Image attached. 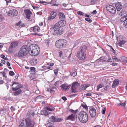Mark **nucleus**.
Returning a JSON list of instances; mask_svg holds the SVG:
<instances>
[{"label": "nucleus", "instance_id": "nucleus-1", "mask_svg": "<svg viewBox=\"0 0 127 127\" xmlns=\"http://www.w3.org/2000/svg\"><path fill=\"white\" fill-rule=\"evenodd\" d=\"M40 49L38 45L35 44H32L30 46L28 52L30 54L33 56H35L38 54Z\"/></svg>", "mask_w": 127, "mask_h": 127}, {"label": "nucleus", "instance_id": "nucleus-2", "mask_svg": "<svg viewBox=\"0 0 127 127\" xmlns=\"http://www.w3.org/2000/svg\"><path fill=\"white\" fill-rule=\"evenodd\" d=\"M78 119L82 123H86L88 120V116L87 113L83 111H81L79 114Z\"/></svg>", "mask_w": 127, "mask_h": 127}, {"label": "nucleus", "instance_id": "nucleus-3", "mask_svg": "<svg viewBox=\"0 0 127 127\" xmlns=\"http://www.w3.org/2000/svg\"><path fill=\"white\" fill-rule=\"evenodd\" d=\"M59 23H56L53 28V33L54 35H60L63 33V30Z\"/></svg>", "mask_w": 127, "mask_h": 127}, {"label": "nucleus", "instance_id": "nucleus-4", "mask_svg": "<svg viewBox=\"0 0 127 127\" xmlns=\"http://www.w3.org/2000/svg\"><path fill=\"white\" fill-rule=\"evenodd\" d=\"M67 44V42L64 39H61L56 41L55 45L58 48L62 49L65 47Z\"/></svg>", "mask_w": 127, "mask_h": 127}, {"label": "nucleus", "instance_id": "nucleus-5", "mask_svg": "<svg viewBox=\"0 0 127 127\" xmlns=\"http://www.w3.org/2000/svg\"><path fill=\"white\" fill-rule=\"evenodd\" d=\"M22 85L20 84H17V85L15 87H12V90L14 92V93L15 95L20 94L22 91Z\"/></svg>", "mask_w": 127, "mask_h": 127}, {"label": "nucleus", "instance_id": "nucleus-6", "mask_svg": "<svg viewBox=\"0 0 127 127\" xmlns=\"http://www.w3.org/2000/svg\"><path fill=\"white\" fill-rule=\"evenodd\" d=\"M27 47L26 45H24L22 47L18 53V56L19 57H22L26 55Z\"/></svg>", "mask_w": 127, "mask_h": 127}, {"label": "nucleus", "instance_id": "nucleus-7", "mask_svg": "<svg viewBox=\"0 0 127 127\" xmlns=\"http://www.w3.org/2000/svg\"><path fill=\"white\" fill-rule=\"evenodd\" d=\"M25 121L26 123V127H33L35 124L34 121L32 120H31L29 119H25Z\"/></svg>", "mask_w": 127, "mask_h": 127}, {"label": "nucleus", "instance_id": "nucleus-8", "mask_svg": "<svg viewBox=\"0 0 127 127\" xmlns=\"http://www.w3.org/2000/svg\"><path fill=\"white\" fill-rule=\"evenodd\" d=\"M106 8L108 11L112 14L115 13L116 12L115 8L111 5H107L106 7Z\"/></svg>", "mask_w": 127, "mask_h": 127}, {"label": "nucleus", "instance_id": "nucleus-9", "mask_svg": "<svg viewBox=\"0 0 127 127\" xmlns=\"http://www.w3.org/2000/svg\"><path fill=\"white\" fill-rule=\"evenodd\" d=\"M117 39L118 42L117 43V45L118 46L121 47L125 42V41L123 38V36L121 35L117 37Z\"/></svg>", "mask_w": 127, "mask_h": 127}, {"label": "nucleus", "instance_id": "nucleus-10", "mask_svg": "<svg viewBox=\"0 0 127 127\" xmlns=\"http://www.w3.org/2000/svg\"><path fill=\"white\" fill-rule=\"evenodd\" d=\"M80 86V85L79 83L78 82H73L71 88L72 92L75 93L76 92V89Z\"/></svg>", "mask_w": 127, "mask_h": 127}, {"label": "nucleus", "instance_id": "nucleus-11", "mask_svg": "<svg viewBox=\"0 0 127 127\" xmlns=\"http://www.w3.org/2000/svg\"><path fill=\"white\" fill-rule=\"evenodd\" d=\"M77 56L79 59L81 60H84L86 57L85 54L82 51L78 52L77 53Z\"/></svg>", "mask_w": 127, "mask_h": 127}, {"label": "nucleus", "instance_id": "nucleus-12", "mask_svg": "<svg viewBox=\"0 0 127 127\" xmlns=\"http://www.w3.org/2000/svg\"><path fill=\"white\" fill-rule=\"evenodd\" d=\"M18 14L17 11L14 9L9 10L8 13V15L9 16H16Z\"/></svg>", "mask_w": 127, "mask_h": 127}, {"label": "nucleus", "instance_id": "nucleus-13", "mask_svg": "<svg viewBox=\"0 0 127 127\" xmlns=\"http://www.w3.org/2000/svg\"><path fill=\"white\" fill-rule=\"evenodd\" d=\"M18 45V43L16 42H12L10 44V47L9 49V50L10 52L12 51Z\"/></svg>", "mask_w": 127, "mask_h": 127}, {"label": "nucleus", "instance_id": "nucleus-14", "mask_svg": "<svg viewBox=\"0 0 127 127\" xmlns=\"http://www.w3.org/2000/svg\"><path fill=\"white\" fill-rule=\"evenodd\" d=\"M57 13L54 11H52L50 13L48 19L50 21L51 19H54L56 16Z\"/></svg>", "mask_w": 127, "mask_h": 127}, {"label": "nucleus", "instance_id": "nucleus-15", "mask_svg": "<svg viewBox=\"0 0 127 127\" xmlns=\"http://www.w3.org/2000/svg\"><path fill=\"white\" fill-rule=\"evenodd\" d=\"M70 85L66 83H64L61 85V89L64 91H66L69 89Z\"/></svg>", "mask_w": 127, "mask_h": 127}, {"label": "nucleus", "instance_id": "nucleus-16", "mask_svg": "<svg viewBox=\"0 0 127 127\" xmlns=\"http://www.w3.org/2000/svg\"><path fill=\"white\" fill-rule=\"evenodd\" d=\"M89 112L91 116L92 117H94L96 116V112L94 108L91 109L89 111Z\"/></svg>", "mask_w": 127, "mask_h": 127}, {"label": "nucleus", "instance_id": "nucleus-17", "mask_svg": "<svg viewBox=\"0 0 127 127\" xmlns=\"http://www.w3.org/2000/svg\"><path fill=\"white\" fill-rule=\"evenodd\" d=\"M115 5L117 11H120L122 7L121 3L119 2H117L115 4Z\"/></svg>", "mask_w": 127, "mask_h": 127}, {"label": "nucleus", "instance_id": "nucleus-18", "mask_svg": "<svg viewBox=\"0 0 127 127\" xmlns=\"http://www.w3.org/2000/svg\"><path fill=\"white\" fill-rule=\"evenodd\" d=\"M75 115L74 114H72L70 115L65 118L66 120H69L73 121L75 119Z\"/></svg>", "mask_w": 127, "mask_h": 127}, {"label": "nucleus", "instance_id": "nucleus-19", "mask_svg": "<svg viewBox=\"0 0 127 127\" xmlns=\"http://www.w3.org/2000/svg\"><path fill=\"white\" fill-rule=\"evenodd\" d=\"M25 12L26 15V18L28 19H30L31 12L29 10H25Z\"/></svg>", "mask_w": 127, "mask_h": 127}, {"label": "nucleus", "instance_id": "nucleus-20", "mask_svg": "<svg viewBox=\"0 0 127 127\" xmlns=\"http://www.w3.org/2000/svg\"><path fill=\"white\" fill-rule=\"evenodd\" d=\"M61 120V119L60 118H56L54 116H52L51 117V121L55 122H59Z\"/></svg>", "mask_w": 127, "mask_h": 127}, {"label": "nucleus", "instance_id": "nucleus-21", "mask_svg": "<svg viewBox=\"0 0 127 127\" xmlns=\"http://www.w3.org/2000/svg\"><path fill=\"white\" fill-rule=\"evenodd\" d=\"M40 28L38 26H34L31 28V30H32L34 32H37L39 31Z\"/></svg>", "mask_w": 127, "mask_h": 127}, {"label": "nucleus", "instance_id": "nucleus-22", "mask_svg": "<svg viewBox=\"0 0 127 127\" xmlns=\"http://www.w3.org/2000/svg\"><path fill=\"white\" fill-rule=\"evenodd\" d=\"M119 81L117 79L115 80L113 82L112 86V88H115L116 86L119 83Z\"/></svg>", "mask_w": 127, "mask_h": 127}, {"label": "nucleus", "instance_id": "nucleus-23", "mask_svg": "<svg viewBox=\"0 0 127 127\" xmlns=\"http://www.w3.org/2000/svg\"><path fill=\"white\" fill-rule=\"evenodd\" d=\"M72 72L70 73V75L73 77L76 76L77 74V71L76 70V69L75 68L72 69Z\"/></svg>", "mask_w": 127, "mask_h": 127}, {"label": "nucleus", "instance_id": "nucleus-24", "mask_svg": "<svg viewBox=\"0 0 127 127\" xmlns=\"http://www.w3.org/2000/svg\"><path fill=\"white\" fill-rule=\"evenodd\" d=\"M88 87V86L86 85H83L81 86V87L80 89V90L81 91H84Z\"/></svg>", "mask_w": 127, "mask_h": 127}, {"label": "nucleus", "instance_id": "nucleus-25", "mask_svg": "<svg viewBox=\"0 0 127 127\" xmlns=\"http://www.w3.org/2000/svg\"><path fill=\"white\" fill-rule=\"evenodd\" d=\"M31 64L32 65H34L37 63V60L36 59H33L30 61Z\"/></svg>", "mask_w": 127, "mask_h": 127}, {"label": "nucleus", "instance_id": "nucleus-26", "mask_svg": "<svg viewBox=\"0 0 127 127\" xmlns=\"http://www.w3.org/2000/svg\"><path fill=\"white\" fill-rule=\"evenodd\" d=\"M65 21L64 20H61L58 23H59V25L61 27V26H65Z\"/></svg>", "mask_w": 127, "mask_h": 127}, {"label": "nucleus", "instance_id": "nucleus-27", "mask_svg": "<svg viewBox=\"0 0 127 127\" xmlns=\"http://www.w3.org/2000/svg\"><path fill=\"white\" fill-rule=\"evenodd\" d=\"M81 49L80 51H83L84 52L86 50V46L85 45H83L81 47Z\"/></svg>", "mask_w": 127, "mask_h": 127}, {"label": "nucleus", "instance_id": "nucleus-28", "mask_svg": "<svg viewBox=\"0 0 127 127\" xmlns=\"http://www.w3.org/2000/svg\"><path fill=\"white\" fill-rule=\"evenodd\" d=\"M45 109L48 111H53L55 110V108L52 107H47L45 108Z\"/></svg>", "mask_w": 127, "mask_h": 127}, {"label": "nucleus", "instance_id": "nucleus-29", "mask_svg": "<svg viewBox=\"0 0 127 127\" xmlns=\"http://www.w3.org/2000/svg\"><path fill=\"white\" fill-rule=\"evenodd\" d=\"M42 112H43L44 115L45 116L48 115L50 113L47 110H43Z\"/></svg>", "mask_w": 127, "mask_h": 127}, {"label": "nucleus", "instance_id": "nucleus-30", "mask_svg": "<svg viewBox=\"0 0 127 127\" xmlns=\"http://www.w3.org/2000/svg\"><path fill=\"white\" fill-rule=\"evenodd\" d=\"M58 15L60 18L61 19H64L65 18V16L64 14L61 13H59Z\"/></svg>", "mask_w": 127, "mask_h": 127}, {"label": "nucleus", "instance_id": "nucleus-31", "mask_svg": "<svg viewBox=\"0 0 127 127\" xmlns=\"http://www.w3.org/2000/svg\"><path fill=\"white\" fill-rule=\"evenodd\" d=\"M64 55V52L62 51H61L59 53V57H62L63 58L64 57L63 55Z\"/></svg>", "mask_w": 127, "mask_h": 127}, {"label": "nucleus", "instance_id": "nucleus-32", "mask_svg": "<svg viewBox=\"0 0 127 127\" xmlns=\"http://www.w3.org/2000/svg\"><path fill=\"white\" fill-rule=\"evenodd\" d=\"M47 91L48 92H49L52 94H53L55 92L54 90L50 88H49L47 89Z\"/></svg>", "mask_w": 127, "mask_h": 127}, {"label": "nucleus", "instance_id": "nucleus-33", "mask_svg": "<svg viewBox=\"0 0 127 127\" xmlns=\"http://www.w3.org/2000/svg\"><path fill=\"white\" fill-rule=\"evenodd\" d=\"M71 54L72 53H70L69 54V56L68 57V60H69L71 62H72L73 61V58H71V59L70 58V56L71 55Z\"/></svg>", "mask_w": 127, "mask_h": 127}, {"label": "nucleus", "instance_id": "nucleus-34", "mask_svg": "<svg viewBox=\"0 0 127 127\" xmlns=\"http://www.w3.org/2000/svg\"><path fill=\"white\" fill-rule=\"evenodd\" d=\"M126 17L124 16L123 17H121L120 19V21L121 22H125V21H126Z\"/></svg>", "mask_w": 127, "mask_h": 127}, {"label": "nucleus", "instance_id": "nucleus-35", "mask_svg": "<svg viewBox=\"0 0 127 127\" xmlns=\"http://www.w3.org/2000/svg\"><path fill=\"white\" fill-rule=\"evenodd\" d=\"M35 68L34 67H31L30 68L31 70L30 71L31 72H33L34 73H35L36 71L35 70Z\"/></svg>", "mask_w": 127, "mask_h": 127}, {"label": "nucleus", "instance_id": "nucleus-36", "mask_svg": "<svg viewBox=\"0 0 127 127\" xmlns=\"http://www.w3.org/2000/svg\"><path fill=\"white\" fill-rule=\"evenodd\" d=\"M69 111H70L72 113H73V114H74L75 115V114H76L77 113V109L75 110H74L72 109H70Z\"/></svg>", "mask_w": 127, "mask_h": 127}, {"label": "nucleus", "instance_id": "nucleus-37", "mask_svg": "<svg viewBox=\"0 0 127 127\" xmlns=\"http://www.w3.org/2000/svg\"><path fill=\"white\" fill-rule=\"evenodd\" d=\"M81 105L83 108H84L86 110H88V108L86 104H82Z\"/></svg>", "mask_w": 127, "mask_h": 127}, {"label": "nucleus", "instance_id": "nucleus-38", "mask_svg": "<svg viewBox=\"0 0 127 127\" xmlns=\"http://www.w3.org/2000/svg\"><path fill=\"white\" fill-rule=\"evenodd\" d=\"M118 105L119 106H125L126 105V104L124 102L122 103H120L118 104Z\"/></svg>", "mask_w": 127, "mask_h": 127}, {"label": "nucleus", "instance_id": "nucleus-39", "mask_svg": "<svg viewBox=\"0 0 127 127\" xmlns=\"http://www.w3.org/2000/svg\"><path fill=\"white\" fill-rule=\"evenodd\" d=\"M0 74H2L3 77H5V78H7V76H6V73L4 71H2L0 72Z\"/></svg>", "mask_w": 127, "mask_h": 127}, {"label": "nucleus", "instance_id": "nucleus-40", "mask_svg": "<svg viewBox=\"0 0 127 127\" xmlns=\"http://www.w3.org/2000/svg\"><path fill=\"white\" fill-rule=\"evenodd\" d=\"M77 13L78 15L80 16H84V13H83L82 12L80 11L77 12Z\"/></svg>", "mask_w": 127, "mask_h": 127}, {"label": "nucleus", "instance_id": "nucleus-41", "mask_svg": "<svg viewBox=\"0 0 127 127\" xmlns=\"http://www.w3.org/2000/svg\"><path fill=\"white\" fill-rule=\"evenodd\" d=\"M34 113H32V115L31 114V113L29 112H28L27 114V115L29 117H30V116H34Z\"/></svg>", "mask_w": 127, "mask_h": 127}, {"label": "nucleus", "instance_id": "nucleus-42", "mask_svg": "<svg viewBox=\"0 0 127 127\" xmlns=\"http://www.w3.org/2000/svg\"><path fill=\"white\" fill-rule=\"evenodd\" d=\"M18 127H26V126H24V124L23 122H21Z\"/></svg>", "mask_w": 127, "mask_h": 127}, {"label": "nucleus", "instance_id": "nucleus-43", "mask_svg": "<svg viewBox=\"0 0 127 127\" xmlns=\"http://www.w3.org/2000/svg\"><path fill=\"white\" fill-rule=\"evenodd\" d=\"M102 87V85L100 84L99 85H98L97 87V91H98L99 89Z\"/></svg>", "mask_w": 127, "mask_h": 127}, {"label": "nucleus", "instance_id": "nucleus-44", "mask_svg": "<svg viewBox=\"0 0 127 127\" xmlns=\"http://www.w3.org/2000/svg\"><path fill=\"white\" fill-rule=\"evenodd\" d=\"M19 84L18 83L16 82H12V84L10 85L11 86H12L14 85H16V86L17 85V84Z\"/></svg>", "mask_w": 127, "mask_h": 127}, {"label": "nucleus", "instance_id": "nucleus-45", "mask_svg": "<svg viewBox=\"0 0 127 127\" xmlns=\"http://www.w3.org/2000/svg\"><path fill=\"white\" fill-rule=\"evenodd\" d=\"M85 20L86 21H87L89 23H90L92 22V20L89 18H87L85 19Z\"/></svg>", "mask_w": 127, "mask_h": 127}, {"label": "nucleus", "instance_id": "nucleus-46", "mask_svg": "<svg viewBox=\"0 0 127 127\" xmlns=\"http://www.w3.org/2000/svg\"><path fill=\"white\" fill-rule=\"evenodd\" d=\"M9 74L11 76H13L14 75V73L12 71H10L9 72Z\"/></svg>", "mask_w": 127, "mask_h": 127}, {"label": "nucleus", "instance_id": "nucleus-47", "mask_svg": "<svg viewBox=\"0 0 127 127\" xmlns=\"http://www.w3.org/2000/svg\"><path fill=\"white\" fill-rule=\"evenodd\" d=\"M10 109L11 112H13L15 110V108L13 106H11Z\"/></svg>", "mask_w": 127, "mask_h": 127}, {"label": "nucleus", "instance_id": "nucleus-48", "mask_svg": "<svg viewBox=\"0 0 127 127\" xmlns=\"http://www.w3.org/2000/svg\"><path fill=\"white\" fill-rule=\"evenodd\" d=\"M106 111V108L105 107H104L103 108V109L102 110V113L103 114H104L105 112Z\"/></svg>", "mask_w": 127, "mask_h": 127}, {"label": "nucleus", "instance_id": "nucleus-49", "mask_svg": "<svg viewBox=\"0 0 127 127\" xmlns=\"http://www.w3.org/2000/svg\"><path fill=\"white\" fill-rule=\"evenodd\" d=\"M49 40H50L49 39H47L45 40V41L46 43V45H47L48 46H49Z\"/></svg>", "mask_w": 127, "mask_h": 127}, {"label": "nucleus", "instance_id": "nucleus-50", "mask_svg": "<svg viewBox=\"0 0 127 127\" xmlns=\"http://www.w3.org/2000/svg\"><path fill=\"white\" fill-rule=\"evenodd\" d=\"M123 25L125 27L127 28V20L124 22Z\"/></svg>", "mask_w": 127, "mask_h": 127}, {"label": "nucleus", "instance_id": "nucleus-51", "mask_svg": "<svg viewBox=\"0 0 127 127\" xmlns=\"http://www.w3.org/2000/svg\"><path fill=\"white\" fill-rule=\"evenodd\" d=\"M4 19V17L1 14H0V20H2Z\"/></svg>", "mask_w": 127, "mask_h": 127}, {"label": "nucleus", "instance_id": "nucleus-52", "mask_svg": "<svg viewBox=\"0 0 127 127\" xmlns=\"http://www.w3.org/2000/svg\"><path fill=\"white\" fill-rule=\"evenodd\" d=\"M47 64L50 66H52L54 65V64L53 63H47Z\"/></svg>", "mask_w": 127, "mask_h": 127}, {"label": "nucleus", "instance_id": "nucleus-53", "mask_svg": "<svg viewBox=\"0 0 127 127\" xmlns=\"http://www.w3.org/2000/svg\"><path fill=\"white\" fill-rule=\"evenodd\" d=\"M54 72L55 74L56 75H57L58 74V69H55L54 70Z\"/></svg>", "mask_w": 127, "mask_h": 127}, {"label": "nucleus", "instance_id": "nucleus-54", "mask_svg": "<svg viewBox=\"0 0 127 127\" xmlns=\"http://www.w3.org/2000/svg\"><path fill=\"white\" fill-rule=\"evenodd\" d=\"M39 2L42 3L44 5H46L47 4V3L46 2L44 1H40Z\"/></svg>", "mask_w": 127, "mask_h": 127}, {"label": "nucleus", "instance_id": "nucleus-55", "mask_svg": "<svg viewBox=\"0 0 127 127\" xmlns=\"http://www.w3.org/2000/svg\"><path fill=\"white\" fill-rule=\"evenodd\" d=\"M106 61L108 62H112V60L110 57H109L108 60Z\"/></svg>", "mask_w": 127, "mask_h": 127}, {"label": "nucleus", "instance_id": "nucleus-56", "mask_svg": "<svg viewBox=\"0 0 127 127\" xmlns=\"http://www.w3.org/2000/svg\"><path fill=\"white\" fill-rule=\"evenodd\" d=\"M59 84V81H57L54 84V85L55 86H56L57 85H58Z\"/></svg>", "mask_w": 127, "mask_h": 127}, {"label": "nucleus", "instance_id": "nucleus-57", "mask_svg": "<svg viewBox=\"0 0 127 127\" xmlns=\"http://www.w3.org/2000/svg\"><path fill=\"white\" fill-rule=\"evenodd\" d=\"M110 48L112 50V51H113L112 52L113 53H115V51L114 50L113 48L111 46H110Z\"/></svg>", "mask_w": 127, "mask_h": 127}, {"label": "nucleus", "instance_id": "nucleus-58", "mask_svg": "<svg viewBox=\"0 0 127 127\" xmlns=\"http://www.w3.org/2000/svg\"><path fill=\"white\" fill-rule=\"evenodd\" d=\"M43 67H45V68H44L45 70L46 69H49L51 67L50 66H44Z\"/></svg>", "mask_w": 127, "mask_h": 127}, {"label": "nucleus", "instance_id": "nucleus-59", "mask_svg": "<svg viewBox=\"0 0 127 127\" xmlns=\"http://www.w3.org/2000/svg\"><path fill=\"white\" fill-rule=\"evenodd\" d=\"M62 98L63 100H66L67 99L66 97L65 96H63L62 97Z\"/></svg>", "mask_w": 127, "mask_h": 127}, {"label": "nucleus", "instance_id": "nucleus-60", "mask_svg": "<svg viewBox=\"0 0 127 127\" xmlns=\"http://www.w3.org/2000/svg\"><path fill=\"white\" fill-rule=\"evenodd\" d=\"M1 62L3 64H5V61L4 60H2L1 61Z\"/></svg>", "mask_w": 127, "mask_h": 127}, {"label": "nucleus", "instance_id": "nucleus-61", "mask_svg": "<svg viewBox=\"0 0 127 127\" xmlns=\"http://www.w3.org/2000/svg\"><path fill=\"white\" fill-rule=\"evenodd\" d=\"M11 0H5V1H6L7 4L8 3L11 2Z\"/></svg>", "mask_w": 127, "mask_h": 127}, {"label": "nucleus", "instance_id": "nucleus-62", "mask_svg": "<svg viewBox=\"0 0 127 127\" xmlns=\"http://www.w3.org/2000/svg\"><path fill=\"white\" fill-rule=\"evenodd\" d=\"M86 95L87 96H91L92 95V94L90 93H87Z\"/></svg>", "mask_w": 127, "mask_h": 127}, {"label": "nucleus", "instance_id": "nucleus-63", "mask_svg": "<svg viewBox=\"0 0 127 127\" xmlns=\"http://www.w3.org/2000/svg\"><path fill=\"white\" fill-rule=\"evenodd\" d=\"M97 13V12L95 10H94L93 12H92V14H95L96 13Z\"/></svg>", "mask_w": 127, "mask_h": 127}, {"label": "nucleus", "instance_id": "nucleus-64", "mask_svg": "<svg viewBox=\"0 0 127 127\" xmlns=\"http://www.w3.org/2000/svg\"><path fill=\"white\" fill-rule=\"evenodd\" d=\"M0 57L1 58L4 59L5 57V56L4 55L2 54L0 55Z\"/></svg>", "mask_w": 127, "mask_h": 127}]
</instances>
